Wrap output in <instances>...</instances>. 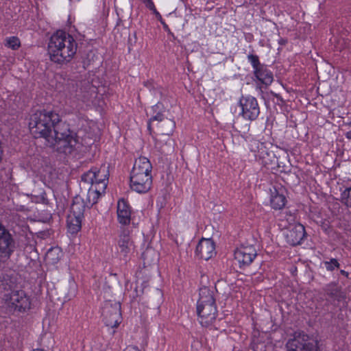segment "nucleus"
<instances>
[{
    "instance_id": "obj_1",
    "label": "nucleus",
    "mask_w": 351,
    "mask_h": 351,
    "mask_svg": "<svg viewBox=\"0 0 351 351\" xmlns=\"http://www.w3.org/2000/svg\"><path fill=\"white\" fill-rule=\"evenodd\" d=\"M77 47V42L71 35L58 30L49 39L48 53L52 62L64 64L71 60L76 53Z\"/></svg>"
},
{
    "instance_id": "obj_2",
    "label": "nucleus",
    "mask_w": 351,
    "mask_h": 351,
    "mask_svg": "<svg viewBox=\"0 0 351 351\" xmlns=\"http://www.w3.org/2000/svg\"><path fill=\"white\" fill-rule=\"evenodd\" d=\"M61 123L58 114L51 110H38L30 117L29 128L35 137L45 138L48 144L55 142L54 131Z\"/></svg>"
},
{
    "instance_id": "obj_3",
    "label": "nucleus",
    "mask_w": 351,
    "mask_h": 351,
    "mask_svg": "<svg viewBox=\"0 0 351 351\" xmlns=\"http://www.w3.org/2000/svg\"><path fill=\"white\" fill-rule=\"evenodd\" d=\"M152 166L148 158L141 156L135 160L130 174V188L138 193L149 191L152 184Z\"/></svg>"
},
{
    "instance_id": "obj_4",
    "label": "nucleus",
    "mask_w": 351,
    "mask_h": 351,
    "mask_svg": "<svg viewBox=\"0 0 351 351\" xmlns=\"http://www.w3.org/2000/svg\"><path fill=\"white\" fill-rule=\"evenodd\" d=\"M53 138L56 142L49 143L47 145L65 155L74 156L81 147V143L79 142L76 134L71 131L69 125L66 123H61L57 128L54 131Z\"/></svg>"
},
{
    "instance_id": "obj_5",
    "label": "nucleus",
    "mask_w": 351,
    "mask_h": 351,
    "mask_svg": "<svg viewBox=\"0 0 351 351\" xmlns=\"http://www.w3.org/2000/svg\"><path fill=\"white\" fill-rule=\"evenodd\" d=\"M199 298L197 302V313L199 324L204 327L213 325L217 315L213 291L206 287L199 289Z\"/></svg>"
},
{
    "instance_id": "obj_6",
    "label": "nucleus",
    "mask_w": 351,
    "mask_h": 351,
    "mask_svg": "<svg viewBox=\"0 0 351 351\" xmlns=\"http://www.w3.org/2000/svg\"><path fill=\"white\" fill-rule=\"evenodd\" d=\"M108 170L106 166L99 169L93 168L83 174L82 180L91 186H95L99 190L106 191L108 180Z\"/></svg>"
},
{
    "instance_id": "obj_7",
    "label": "nucleus",
    "mask_w": 351,
    "mask_h": 351,
    "mask_svg": "<svg viewBox=\"0 0 351 351\" xmlns=\"http://www.w3.org/2000/svg\"><path fill=\"white\" fill-rule=\"evenodd\" d=\"M4 300L8 308L14 311H25L31 305L29 297L22 290L12 291L5 294Z\"/></svg>"
},
{
    "instance_id": "obj_8",
    "label": "nucleus",
    "mask_w": 351,
    "mask_h": 351,
    "mask_svg": "<svg viewBox=\"0 0 351 351\" xmlns=\"http://www.w3.org/2000/svg\"><path fill=\"white\" fill-rule=\"evenodd\" d=\"M287 351H317V343L308 335L296 332L286 344Z\"/></svg>"
},
{
    "instance_id": "obj_9",
    "label": "nucleus",
    "mask_w": 351,
    "mask_h": 351,
    "mask_svg": "<svg viewBox=\"0 0 351 351\" xmlns=\"http://www.w3.org/2000/svg\"><path fill=\"white\" fill-rule=\"evenodd\" d=\"M102 315L106 326L117 327L121 322V304L117 302L107 301L102 308Z\"/></svg>"
},
{
    "instance_id": "obj_10",
    "label": "nucleus",
    "mask_w": 351,
    "mask_h": 351,
    "mask_svg": "<svg viewBox=\"0 0 351 351\" xmlns=\"http://www.w3.org/2000/svg\"><path fill=\"white\" fill-rule=\"evenodd\" d=\"M84 211V203L81 201H74L67 217V226L71 232L75 233L80 230Z\"/></svg>"
},
{
    "instance_id": "obj_11",
    "label": "nucleus",
    "mask_w": 351,
    "mask_h": 351,
    "mask_svg": "<svg viewBox=\"0 0 351 351\" xmlns=\"http://www.w3.org/2000/svg\"><path fill=\"white\" fill-rule=\"evenodd\" d=\"M239 106L241 109L240 114L245 119L255 120L260 113L257 100L250 95L242 96L239 100Z\"/></svg>"
},
{
    "instance_id": "obj_12",
    "label": "nucleus",
    "mask_w": 351,
    "mask_h": 351,
    "mask_svg": "<svg viewBox=\"0 0 351 351\" xmlns=\"http://www.w3.org/2000/svg\"><path fill=\"white\" fill-rule=\"evenodd\" d=\"M14 247L12 235L0 221V262L10 257Z\"/></svg>"
},
{
    "instance_id": "obj_13",
    "label": "nucleus",
    "mask_w": 351,
    "mask_h": 351,
    "mask_svg": "<svg viewBox=\"0 0 351 351\" xmlns=\"http://www.w3.org/2000/svg\"><path fill=\"white\" fill-rule=\"evenodd\" d=\"M256 250L252 245H242L234 251V260L241 267L249 265L256 256Z\"/></svg>"
},
{
    "instance_id": "obj_14",
    "label": "nucleus",
    "mask_w": 351,
    "mask_h": 351,
    "mask_svg": "<svg viewBox=\"0 0 351 351\" xmlns=\"http://www.w3.org/2000/svg\"><path fill=\"white\" fill-rule=\"evenodd\" d=\"M216 254L215 243L211 239L202 238L198 243L195 254L200 258L208 261Z\"/></svg>"
},
{
    "instance_id": "obj_15",
    "label": "nucleus",
    "mask_w": 351,
    "mask_h": 351,
    "mask_svg": "<svg viewBox=\"0 0 351 351\" xmlns=\"http://www.w3.org/2000/svg\"><path fill=\"white\" fill-rule=\"evenodd\" d=\"M134 248V243L129 234L123 231L117 241V252L120 256L126 258Z\"/></svg>"
},
{
    "instance_id": "obj_16",
    "label": "nucleus",
    "mask_w": 351,
    "mask_h": 351,
    "mask_svg": "<svg viewBox=\"0 0 351 351\" xmlns=\"http://www.w3.org/2000/svg\"><path fill=\"white\" fill-rule=\"evenodd\" d=\"M287 243L296 245L301 243L305 236V228L303 225L296 223L289 227L286 232Z\"/></svg>"
},
{
    "instance_id": "obj_17",
    "label": "nucleus",
    "mask_w": 351,
    "mask_h": 351,
    "mask_svg": "<svg viewBox=\"0 0 351 351\" xmlns=\"http://www.w3.org/2000/svg\"><path fill=\"white\" fill-rule=\"evenodd\" d=\"M150 121H160V123L158 124V128L160 130L161 135L169 136L173 132L176 126V123L173 120L163 118L162 114L160 113L152 116Z\"/></svg>"
},
{
    "instance_id": "obj_18",
    "label": "nucleus",
    "mask_w": 351,
    "mask_h": 351,
    "mask_svg": "<svg viewBox=\"0 0 351 351\" xmlns=\"http://www.w3.org/2000/svg\"><path fill=\"white\" fill-rule=\"evenodd\" d=\"M117 219L122 225L129 224L131 219V210L128 203L123 199L117 203Z\"/></svg>"
},
{
    "instance_id": "obj_19",
    "label": "nucleus",
    "mask_w": 351,
    "mask_h": 351,
    "mask_svg": "<svg viewBox=\"0 0 351 351\" xmlns=\"http://www.w3.org/2000/svg\"><path fill=\"white\" fill-rule=\"evenodd\" d=\"M270 202L273 208L280 210L285 206L287 200L282 191L274 189L271 191Z\"/></svg>"
},
{
    "instance_id": "obj_20",
    "label": "nucleus",
    "mask_w": 351,
    "mask_h": 351,
    "mask_svg": "<svg viewBox=\"0 0 351 351\" xmlns=\"http://www.w3.org/2000/svg\"><path fill=\"white\" fill-rule=\"evenodd\" d=\"M254 76L265 86H269L271 84L274 80V75L272 72L264 65L263 67L257 71V73L254 74Z\"/></svg>"
},
{
    "instance_id": "obj_21",
    "label": "nucleus",
    "mask_w": 351,
    "mask_h": 351,
    "mask_svg": "<svg viewBox=\"0 0 351 351\" xmlns=\"http://www.w3.org/2000/svg\"><path fill=\"white\" fill-rule=\"evenodd\" d=\"M105 191L99 190L95 186H90L88 191L86 204L88 206H93L96 204Z\"/></svg>"
},
{
    "instance_id": "obj_22",
    "label": "nucleus",
    "mask_w": 351,
    "mask_h": 351,
    "mask_svg": "<svg viewBox=\"0 0 351 351\" xmlns=\"http://www.w3.org/2000/svg\"><path fill=\"white\" fill-rule=\"evenodd\" d=\"M61 256L62 252L58 247L49 250L46 254V259L52 264L57 263Z\"/></svg>"
},
{
    "instance_id": "obj_23",
    "label": "nucleus",
    "mask_w": 351,
    "mask_h": 351,
    "mask_svg": "<svg viewBox=\"0 0 351 351\" xmlns=\"http://www.w3.org/2000/svg\"><path fill=\"white\" fill-rule=\"evenodd\" d=\"M145 263L150 264L158 259L156 252L152 247H147L142 254Z\"/></svg>"
},
{
    "instance_id": "obj_24",
    "label": "nucleus",
    "mask_w": 351,
    "mask_h": 351,
    "mask_svg": "<svg viewBox=\"0 0 351 351\" xmlns=\"http://www.w3.org/2000/svg\"><path fill=\"white\" fill-rule=\"evenodd\" d=\"M4 45L12 50H17L21 47V42L18 37L10 36L5 39Z\"/></svg>"
},
{
    "instance_id": "obj_25",
    "label": "nucleus",
    "mask_w": 351,
    "mask_h": 351,
    "mask_svg": "<svg viewBox=\"0 0 351 351\" xmlns=\"http://www.w3.org/2000/svg\"><path fill=\"white\" fill-rule=\"evenodd\" d=\"M247 60L251 64L252 68H253V73L255 74L257 73V71H258L261 67H263L264 64H262L260 62L259 58L257 55L255 54H249L247 56Z\"/></svg>"
},
{
    "instance_id": "obj_26",
    "label": "nucleus",
    "mask_w": 351,
    "mask_h": 351,
    "mask_svg": "<svg viewBox=\"0 0 351 351\" xmlns=\"http://www.w3.org/2000/svg\"><path fill=\"white\" fill-rule=\"evenodd\" d=\"M341 202L351 208V187L346 189L341 194Z\"/></svg>"
},
{
    "instance_id": "obj_27",
    "label": "nucleus",
    "mask_w": 351,
    "mask_h": 351,
    "mask_svg": "<svg viewBox=\"0 0 351 351\" xmlns=\"http://www.w3.org/2000/svg\"><path fill=\"white\" fill-rule=\"evenodd\" d=\"M324 265L328 271H332L339 267V263L335 258H332L329 261L324 262Z\"/></svg>"
},
{
    "instance_id": "obj_28",
    "label": "nucleus",
    "mask_w": 351,
    "mask_h": 351,
    "mask_svg": "<svg viewBox=\"0 0 351 351\" xmlns=\"http://www.w3.org/2000/svg\"><path fill=\"white\" fill-rule=\"evenodd\" d=\"M45 193L42 192L39 195H34L31 196V199L35 203H43L45 201Z\"/></svg>"
},
{
    "instance_id": "obj_29",
    "label": "nucleus",
    "mask_w": 351,
    "mask_h": 351,
    "mask_svg": "<svg viewBox=\"0 0 351 351\" xmlns=\"http://www.w3.org/2000/svg\"><path fill=\"white\" fill-rule=\"evenodd\" d=\"M146 7L152 10L156 16H160V13L157 11L155 5L152 0L148 1V2L145 4Z\"/></svg>"
},
{
    "instance_id": "obj_30",
    "label": "nucleus",
    "mask_w": 351,
    "mask_h": 351,
    "mask_svg": "<svg viewBox=\"0 0 351 351\" xmlns=\"http://www.w3.org/2000/svg\"><path fill=\"white\" fill-rule=\"evenodd\" d=\"M124 351H141L137 347L128 346Z\"/></svg>"
},
{
    "instance_id": "obj_31",
    "label": "nucleus",
    "mask_w": 351,
    "mask_h": 351,
    "mask_svg": "<svg viewBox=\"0 0 351 351\" xmlns=\"http://www.w3.org/2000/svg\"><path fill=\"white\" fill-rule=\"evenodd\" d=\"M346 136L348 139H351V131H349L346 133Z\"/></svg>"
},
{
    "instance_id": "obj_32",
    "label": "nucleus",
    "mask_w": 351,
    "mask_h": 351,
    "mask_svg": "<svg viewBox=\"0 0 351 351\" xmlns=\"http://www.w3.org/2000/svg\"><path fill=\"white\" fill-rule=\"evenodd\" d=\"M341 274L343 276H345L346 277H348V273L344 270H341Z\"/></svg>"
},
{
    "instance_id": "obj_33",
    "label": "nucleus",
    "mask_w": 351,
    "mask_h": 351,
    "mask_svg": "<svg viewBox=\"0 0 351 351\" xmlns=\"http://www.w3.org/2000/svg\"><path fill=\"white\" fill-rule=\"evenodd\" d=\"M279 43L281 44V45H283V44L285 43V41L283 39H280V41H279Z\"/></svg>"
},
{
    "instance_id": "obj_34",
    "label": "nucleus",
    "mask_w": 351,
    "mask_h": 351,
    "mask_svg": "<svg viewBox=\"0 0 351 351\" xmlns=\"http://www.w3.org/2000/svg\"><path fill=\"white\" fill-rule=\"evenodd\" d=\"M155 107H156V108H159V105H158V104H157V105H156V106H155Z\"/></svg>"
},
{
    "instance_id": "obj_35",
    "label": "nucleus",
    "mask_w": 351,
    "mask_h": 351,
    "mask_svg": "<svg viewBox=\"0 0 351 351\" xmlns=\"http://www.w3.org/2000/svg\"><path fill=\"white\" fill-rule=\"evenodd\" d=\"M350 125H351V122L349 123Z\"/></svg>"
}]
</instances>
